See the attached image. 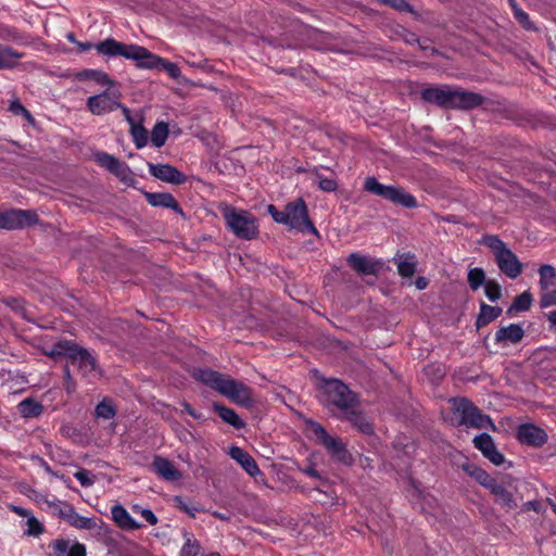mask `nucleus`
Returning <instances> with one entry per match:
<instances>
[{"label": "nucleus", "mask_w": 556, "mask_h": 556, "mask_svg": "<svg viewBox=\"0 0 556 556\" xmlns=\"http://www.w3.org/2000/svg\"><path fill=\"white\" fill-rule=\"evenodd\" d=\"M193 377L237 405L244 408H251L254 405L253 391L250 387L219 371L199 368Z\"/></svg>", "instance_id": "obj_1"}, {"label": "nucleus", "mask_w": 556, "mask_h": 556, "mask_svg": "<svg viewBox=\"0 0 556 556\" xmlns=\"http://www.w3.org/2000/svg\"><path fill=\"white\" fill-rule=\"evenodd\" d=\"M424 101L444 109L472 110L484 102V97L473 91H465L450 86L428 87L421 90Z\"/></svg>", "instance_id": "obj_2"}, {"label": "nucleus", "mask_w": 556, "mask_h": 556, "mask_svg": "<svg viewBox=\"0 0 556 556\" xmlns=\"http://www.w3.org/2000/svg\"><path fill=\"white\" fill-rule=\"evenodd\" d=\"M110 49L111 53L123 54V58L135 62L136 67L140 70H163L169 77L178 79L181 71L176 63L169 62L152 52L147 48L130 43L129 46H121L113 43Z\"/></svg>", "instance_id": "obj_3"}, {"label": "nucleus", "mask_w": 556, "mask_h": 556, "mask_svg": "<svg viewBox=\"0 0 556 556\" xmlns=\"http://www.w3.org/2000/svg\"><path fill=\"white\" fill-rule=\"evenodd\" d=\"M46 355L53 358H67L68 363L78 367L83 377H90L99 371L97 357L87 349L73 340H60L54 343Z\"/></svg>", "instance_id": "obj_4"}, {"label": "nucleus", "mask_w": 556, "mask_h": 556, "mask_svg": "<svg viewBox=\"0 0 556 556\" xmlns=\"http://www.w3.org/2000/svg\"><path fill=\"white\" fill-rule=\"evenodd\" d=\"M480 242L491 250L498 269L506 277L516 279L521 275L522 263L497 235H484Z\"/></svg>", "instance_id": "obj_5"}, {"label": "nucleus", "mask_w": 556, "mask_h": 556, "mask_svg": "<svg viewBox=\"0 0 556 556\" xmlns=\"http://www.w3.org/2000/svg\"><path fill=\"white\" fill-rule=\"evenodd\" d=\"M321 403L327 407H336L342 414L358 407V394L338 379L326 380L321 388Z\"/></svg>", "instance_id": "obj_6"}, {"label": "nucleus", "mask_w": 556, "mask_h": 556, "mask_svg": "<svg viewBox=\"0 0 556 556\" xmlns=\"http://www.w3.org/2000/svg\"><path fill=\"white\" fill-rule=\"evenodd\" d=\"M450 402L452 403L453 414L458 418L457 426L496 430L492 418L483 414L482 410L467 397H453Z\"/></svg>", "instance_id": "obj_7"}, {"label": "nucleus", "mask_w": 556, "mask_h": 556, "mask_svg": "<svg viewBox=\"0 0 556 556\" xmlns=\"http://www.w3.org/2000/svg\"><path fill=\"white\" fill-rule=\"evenodd\" d=\"M222 215L230 231L239 239L253 240L258 235V224L256 217L244 210H237L231 206H225Z\"/></svg>", "instance_id": "obj_8"}, {"label": "nucleus", "mask_w": 556, "mask_h": 556, "mask_svg": "<svg viewBox=\"0 0 556 556\" xmlns=\"http://www.w3.org/2000/svg\"><path fill=\"white\" fill-rule=\"evenodd\" d=\"M363 188L369 193L381 197L382 199L405 208H415L418 206L416 198L412 193L406 192L404 188L383 185L374 176L365 178Z\"/></svg>", "instance_id": "obj_9"}, {"label": "nucleus", "mask_w": 556, "mask_h": 556, "mask_svg": "<svg viewBox=\"0 0 556 556\" xmlns=\"http://www.w3.org/2000/svg\"><path fill=\"white\" fill-rule=\"evenodd\" d=\"M311 429L316 441L323 445L332 458L344 465L353 463L352 454L348 451L345 443L339 437L330 435L327 430L316 421H309Z\"/></svg>", "instance_id": "obj_10"}, {"label": "nucleus", "mask_w": 556, "mask_h": 556, "mask_svg": "<svg viewBox=\"0 0 556 556\" xmlns=\"http://www.w3.org/2000/svg\"><path fill=\"white\" fill-rule=\"evenodd\" d=\"M287 226L302 233H313L319 236L318 230L308 216V210L305 201L298 198L286 205Z\"/></svg>", "instance_id": "obj_11"}, {"label": "nucleus", "mask_w": 556, "mask_h": 556, "mask_svg": "<svg viewBox=\"0 0 556 556\" xmlns=\"http://www.w3.org/2000/svg\"><path fill=\"white\" fill-rule=\"evenodd\" d=\"M121 98L122 93L118 89L108 87L104 91L87 98L86 106L91 114L103 115L122 106Z\"/></svg>", "instance_id": "obj_12"}, {"label": "nucleus", "mask_w": 556, "mask_h": 556, "mask_svg": "<svg viewBox=\"0 0 556 556\" xmlns=\"http://www.w3.org/2000/svg\"><path fill=\"white\" fill-rule=\"evenodd\" d=\"M489 492L492 494L494 503L506 511L517 508L519 501L522 498L517 496V486L513 479L496 480Z\"/></svg>", "instance_id": "obj_13"}, {"label": "nucleus", "mask_w": 556, "mask_h": 556, "mask_svg": "<svg viewBox=\"0 0 556 556\" xmlns=\"http://www.w3.org/2000/svg\"><path fill=\"white\" fill-rule=\"evenodd\" d=\"M38 214L30 210H9L0 213V229H18L37 224Z\"/></svg>", "instance_id": "obj_14"}, {"label": "nucleus", "mask_w": 556, "mask_h": 556, "mask_svg": "<svg viewBox=\"0 0 556 556\" xmlns=\"http://www.w3.org/2000/svg\"><path fill=\"white\" fill-rule=\"evenodd\" d=\"M94 161L98 165L115 175L122 181H126L131 174L129 166L121 160L106 152L94 153Z\"/></svg>", "instance_id": "obj_15"}, {"label": "nucleus", "mask_w": 556, "mask_h": 556, "mask_svg": "<svg viewBox=\"0 0 556 556\" xmlns=\"http://www.w3.org/2000/svg\"><path fill=\"white\" fill-rule=\"evenodd\" d=\"M148 167L150 175L161 181L172 185H182L187 180L186 175L170 164L148 163Z\"/></svg>", "instance_id": "obj_16"}, {"label": "nucleus", "mask_w": 556, "mask_h": 556, "mask_svg": "<svg viewBox=\"0 0 556 556\" xmlns=\"http://www.w3.org/2000/svg\"><path fill=\"white\" fill-rule=\"evenodd\" d=\"M348 265L361 275L377 276L383 267V263L359 253H351L346 258Z\"/></svg>", "instance_id": "obj_17"}, {"label": "nucleus", "mask_w": 556, "mask_h": 556, "mask_svg": "<svg viewBox=\"0 0 556 556\" xmlns=\"http://www.w3.org/2000/svg\"><path fill=\"white\" fill-rule=\"evenodd\" d=\"M517 439L530 446H542L547 442V433L534 424H522L517 428Z\"/></svg>", "instance_id": "obj_18"}, {"label": "nucleus", "mask_w": 556, "mask_h": 556, "mask_svg": "<svg viewBox=\"0 0 556 556\" xmlns=\"http://www.w3.org/2000/svg\"><path fill=\"white\" fill-rule=\"evenodd\" d=\"M525 337V330L520 324H510L496 330L494 341L505 348L510 344H518Z\"/></svg>", "instance_id": "obj_19"}, {"label": "nucleus", "mask_w": 556, "mask_h": 556, "mask_svg": "<svg viewBox=\"0 0 556 556\" xmlns=\"http://www.w3.org/2000/svg\"><path fill=\"white\" fill-rule=\"evenodd\" d=\"M113 43H118L121 46H129L130 45V43H124V42L117 41L114 38H106L97 43H93L90 41H86V42L79 41V42H77V48L79 49L80 52H87V51H90L91 49H94L100 55H102L106 59H113V58H117V56L123 58V54H115V53L110 52L111 51L110 49H113L112 48Z\"/></svg>", "instance_id": "obj_20"}, {"label": "nucleus", "mask_w": 556, "mask_h": 556, "mask_svg": "<svg viewBox=\"0 0 556 556\" xmlns=\"http://www.w3.org/2000/svg\"><path fill=\"white\" fill-rule=\"evenodd\" d=\"M147 202L154 207L172 208L174 212L184 215V211L177 200L168 192H144Z\"/></svg>", "instance_id": "obj_21"}, {"label": "nucleus", "mask_w": 556, "mask_h": 556, "mask_svg": "<svg viewBox=\"0 0 556 556\" xmlns=\"http://www.w3.org/2000/svg\"><path fill=\"white\" fill-rule=\"evenodd\" d=\"M155 473L166 481H177L182 475L167 458L155 455L152 462Z\"/></svg>", "instance_id": "obj_22"}, {"label": "nucleus", "mask_w": 556, "mask_h": 556, "mask_svg": "<svg viewBox=\"0 0 556 556\" xmlns=\"http://www.w3.org/2000/svg\"><path fill=\"white\" fill-rule=\"evenodd\" d=\"M343 415L344 418L361 433L366 435L374 434L375 428L372 422L369 421L366 415L357 407H353L351 410H348Z\"/></svg>", "instance_id": "obj_23"}, {"label": "nucleus", "mask_w": 556, "mask_h": 556, "mask_svg": "<svg viewBox=\"0 0 556 556\" xmlns=\"http://www.w3.org/2000/svg\"><path fill=\"white\" fill-rule=\"evenodd\" d=\"M230 456L232 459L239 463L242 469L251 477H256L257 475L261 473V470L255 459L241 447H231Z\"/></svg>", "instance_id": "obj_24"}, {"label": "nucleus", "mask_w": 556, "mask_h": 556, "mask_svg": "<svg viewBox=\"0 0 556 556\" xmlns=\"http://www.w3.org/2000/svg\"><path fill=\"white\" fill-rule=\"evenodd\" d=\"M58 556H86V546L79 542L58 539L50 544Z\"/></svg>", "instance_id": "obj_25"}, {"label": "nucleus", "mask_w": 556, "mask_h": 556, "mask_svg": "<svg viewBox=\"0 0 556 556\" xmlns=\"http://www.w3.org/2000/svg\"><path fill=\"white\" fill-rule=\"evenodd\" d=\"M111 515L113 521L123 530H137L141 527L121 504L112 506Z\"/></svg>", "instance_id": "obj_26"}, {"label": "nucleus", "mask_w": 556, "mask_h": 556, "mask_svg": "<svg viewBox=\"0 0 556 556\" xmlns=\"http://www.w3.org/2000/svg\"><path fill=\"white\" fill-rule=\"evenodd\" d=\"M462 469L472 479H475L480 485L485 488L488 491L489 489L495 483L497 479L492 477L490 473H488L484 469L481 467L475 465V464H463Z\"/></svg>", "instance_id": "obj_27"}, {"label": "nucleus", "mask_w": 556, "mask_h": 556, "mask_svg": "<svg viewBox=\"0 0 556 556\" xmlns=\"http://www.w3.org/2000/svg\"><path fill=\"white\" fill-rule=\"evenodd\" d=\"M213 409L224 422L230 425L235 429L240 430L245 427V422L238 416L235 409L219 403H213Z\"/></svg>", "instance_id": "obj_28"}, {"label": "nucleus", "mask_w": 556, "mask_h": 556, "mask_svg": "<svg viewBox=\"0 0 556 556\" xmlns=\"http://www.w3.org/2000/svg\"><path fill=\"white\" fill-rule=\"evenodd\" d=\"M17 410L25 419L38 418L43 413V405L33 397H26L18 403Z\"/></svg>", "instance_id": "obj_29"}, {"label": "nucleus", "mask_w": 556, "mask_h": 556, "mask_svg": "<svg viewBox=\"0 0 556 556\" xmlns=\"http://www.w3.org/2000/svg\"><path fill=\"white\" fill-rule=\"evenodd\" d=\"M77 78L79 80H93L100 86L114 87L117 85L105 72L101 70H84L78 73Z\"/></svg>", "instance_id": "obj_30"}, {"label": "nucleus", "mask_w": 556, "mask_h": 556, "mask_svg": "<svg viewBox=\"0 0 556 556\" xmlns=\"http://www.w3.org/2000/svg\"><path fill=\"white\" fill-rule=\"evenodd\" d=\"M502 308L500 306H491L484 302L480 305V313L476 320L477 328H482L495 320L501 314Z\"/></svg>", "instance_id": "obj_31"}, {"label": "nucleus", "mask_w": 556, "mask_h": 556, "mask_svg": "<svg viewBox=\"0 0 556 556\" xmlns=\"http://www.w3.org/2000/svg\"><path fill=\"white\" fill-rule=\"evenodd\" d=\"M539 285L542 291L556 286V269L549 264L541 265L539 268Z\"/></svg>", "instance_id": "obj_32"}, {"label": "nucleus", "mask_w": 556, "mask_h": 556, "mask_svg": "<svg viewBox=\"0 0 556 556\" xmlns=\"http://www.w3.org/2000/svg\"><path fill=\"white\" fill-rule=\"evenodd\" d=\"M23 56V53L17 52L11 47L0 45V70L13 68L16 64V60Z\"/></svg>", "instance_id": "obj_33"}, {"label": "nucleus", "mask_w": 556, "mask_h": 556, "mask_svg": "<svg viewBox=\"0 0 556 556\" xmlns=\"http://www.w3.org/2000/svg\"><path fill=\"white\" fill-rule=\"evenodd\" d=\"M50 508L53 509V514L59 518L70 521L75 508L73 505L60 501L58 498H53L52 501H46Z\"/></svg>", "instance_id": "obj_34"}, {"label": "nucleus", "mask_w": 556, "mask_h": 556, "mask_svg": "<svg viewBox=\"0 0 556 556\" xmlns=\"http://www.w3.org/2000/svg\"><path fill=\"white\" fill-rule=\"evenodd\" d=\"M532 294L530 291H525L517 295L511 305L508 307L507 313L511 315L514 312H527L532 305Z\"/></svg>", "instance_id": "obj_35"}, {"label": "nucleus", "mask_w": 556, "mask_h": 556, "mask_svg": "<svg viewBox=\"0 0 556 556\" xmlns=\"http://www.w3.org/2000/svg\"><path fill=\"white\" fill-rule=\"evenodd\" d=\"M168 137V125L165 122H157L151 131V142L155 148L165 144Z\"/></svg>", "instance_id": "obj_36"}, {"label": "nucleus", "mask_w": 556, "mask_h": 556, "mask_svg": "<svg viewBox=\"0 0 556 556\" xmlns=\"http://www.w3.org/2000/svg\"><path fill=\"white\" fill-rule=\"evenodd\" d=\"M417 267L416 256L414 254H405L404 260L397 263L399 275L404 278H410L414 276Z\"/></svg>", "instance_id": "obj_37"}, {"label": "nucleus", "mask_w": 556, "mask_h": 556, "mask_svg": "<svg viewBox=\"0 0 556 556\" xmlns=\"http://www.w3.org/2000/svg\"><path fill=\"white\" fill-rule=\"evenodd\" d=\"M68 523L80 530H92L97 528V521L93 518L80 516L76 510H74Z\"/></svg>", "instance_id": "obj_38"}, {"label": "nucleus", "mask_w": 556, "mask_h": 556, "mask_svg": "<svg viewBox=\"0 0 556 556\" xmlns=\"http://www.w3.org/2000/svg\"><path fill=\"white\" fill-rule=\"evenodd\" d=\"M185 543L180 549V556H198L201 551V545L193 535L185 533Z\"/></svg>", "instance_id": "obj_39"}, {"label": "nucleus", "mask_w": 556, "mask_h": 556, "mask_svg": "<svg viewBox=\"0 0 556 556\" xmlns=\"http://www.w3.org/2000/svg\"><path fill=\"white\" fill-rule=\"evenodd\" d=\"M473 446L481 452L482 455H485L492 447L495 446L493 438L486 433H480L476 435L472 440Z\"/></svg>", "instance_id": "obj_40"}, {"label": "nucleus", "mask_w": 556, "mask_h": 556, "mask_svg": "<svg viewBox=\"0 0 556 556\" xmlns=\"http://www.w3.org/2000/svg\"><path fill=\"white\" fill-rule=\"evenodd\" d=\"M130 135L137 149H142L148 143V131L141 124L130 127Z\"/></svg>", "instance_id": "obj_41"}, {"label": "nucleus", "mask_w": 556, "mask_h": 556, "mask_svg": "<svg viewBox=\"0 0 556 556\" xmlns=\"http://www.w3.org/2000/svg\"><path fill=\"white\" fill-rule=\"evenodd\" d=\"M467 281L472 290H478L485 281V273L482 268L476 267L468 270Z\"/></svg>", "instance_id": "obj_42"}, {"label": "nucleus", "mask_w": 556, "mask_h": 556, "mask_svg": "<svg viewBox=\"0 0 556 556\" xmlns=\"http://www.w3.org/2000/svg\"><path fill=\"white\" fill-rule=\"evenodd\" d=\"M25 526L27 527L24 530V535L26 536L38 538L45 532L43 525L34 515H29Z\"/></svg>", "instance_id": "obj_43"}, {"label": "nucleus", "mask_w": 556, "mask_h": 556, "mask_svg": "<svg viewBox=\"0 0 556 556\" xmlns=\"http://www.w3.org/2000/svg\"><path fill=\"white\" fill-rule=\"evenodd\" d=\"M96 416L98 418L111 419L115 416L116 410L111 400L104 399L96 406Z\"/></svg>", "instance_id": "obj_44"}, {"label": "nucleus", "mask_w": 556, "mask_h": 556, "mask_svg": "<svg viewBox=\"0 0 556 556\" xmlns=\"http://www.w3.org/2000/svg\"><path fill=\"white\" fill-rule=\"evenodd\" d=\"M379 3L388 5L399 12H408L417 15L414 8L406 0H377Z\"/></svg>", "instance_id": "obj_45"}, {"label": "nucleus", "mask_w": 556, "mask_h": 556, "mask_svg": "<svg viewBox=\"0 0 556 556\" xmlns=\"http://www.w3.org/2000/svg\"><path fill=\"white\" fill-rule=\"evenodd\" d=\"M484 293L490 301L495 302L502 295L501 286L496 281L489 280L484 283Z\"/></svg>", "instance_id": "obj_46"}, {"label": "nucleus", "mask_w": 556, "mask_h": 556, "mask_svg": "<svg viewBox=\"0 0 556 556\" xmlns=\"http://www.w3.org/2000/svg\"><path fill=\"white\" fill-rule=\"evenodd\" d=\"M9 110L15 115H23L28 121L33 119L30 112L20 102L18 99H14L10 102Z\"/></svg>", "instance_id": "obj_47"}, {"label": "nucleus", "mask_w": 556, "mask_h": 556, "mask_svg": "<svg viewBox=\"0 0 556 556\" xmlns=\"http://www.w3.org/2000/svg\"><path fill=\"white\" fill-rule=\"evenodd\" d=\"M74 477L79 481V483L85 486H91L94 483V477L87 469H79L74 473Z\"/></svg>", "instance_id": "obj_48"}, {"label": "nucleus", "mask_w": 556, "mask_h": 556, "mask_svg": "<svg viewBox=\"0 0 556 556\" xmlns=\"http://www.w3.org/2000/svg\"><path fill=\"white\" fill-rule=\"evenodd\" d=\"M483 456L495 466H501L505 463V456L497 450L496 445Z\"/></svg>", "instance_id": "obj_49"}, {"label": "nucleus", "mask_w": 556, "mask_h": 556, "mask_svg": "<svg viewBox=\"0 0 556 556\" xmlns=\"http://www.w3.org/2000/svg\"><path fill=\"white\" fill-rule=\"evenodd\" d=\"M514 17L526 30H536V27L526 11L521 10Z\"/></svg>", "instance_id": "obj_50"}, {"label": "nucleus", "mask_w": 556, "mask_h": 556, "mask_svg": "<svg viewBox=\"0 0 556 556\" xmlns=\"http://www.w3.org/2000/svg\"><path fill=\"white\" fill-rule=\"evenodd\" d=\"M63 380H64V388L67 393H72L76 390V382L73 378V375L71 372L68 365H65L63 368Z\"/></svg>", "instance_id": "obj_51"}, {"label": "nucleus", "mask_w": 556, "mask_h": 556, "mask_svg": "<svg viewBox=\"0 0 556 556\" xmlns=\"http://www.w3.org/2000/svg\"><path fill=\"white\" fill-rule=\"evenodd\" d=\"M267 212L276 223L287 226L286 208L283 211H279L274 204H269L267 206Z\"/></svg>", "instance_id": "obj_52"}, {"label": "nucleus", "mask_w": 556, "mask_h": 556, "mask_svg": "<svg viewBox=\"0 0 556 556\" xmlns=\"http://www.w3.org/2000/svg\"><path fill=\"white\" fill-rule=\"evenodd\" d=\"M3 303L10 307L16 315H20L22 309L25 307V302L20 298H7Z\"/></svg>", "instance_id": "obj_53"}, {"label": "nucleus", "mask_w": 556, "mask_h": 556, "mask_svg": "<svg viewBox=\"0 0 556 556\" xmlns=\"http://www.w3.org/2000/svg\"><path fill=\"white\" fill-rule=\"evenodd\" d=\"M552 305H556V289L552 290L549 292L542 293L540 298V306L541 307H548Z\"/></svg>", "instance_id": "obj_54"}, {"label": "nucleus", "mask_w": 556, "mask_h": 556, "mask_svg": "<svg viewBox=\"0 0 556 556\" xmlns=\"http://www.w3.org/2000/svg\"><path fill=\"white\" fill-rule=\"evenodd\" d=\"M319 189L327 192H332L338 188L336 180L330 178H321L318 184Z\"/></svg>", "instance_id": "obj_55"}, {"label": "nucleus", "mask_w": 556, "mask_h": 556, "mask_svg": "<svg viewBox=\"0 0 556 556\" xmlns=\"http://www.w3.org/2000/svg\"><path fill=\"white\" fill-rule=\"evenodd\" d=\"M401 37L407 45L413 46L419 43V37L415 33L407 29H403Z\"/></svg>", "instance_id": "obj_56"}, {"label": "nucleus", "mask_w": 556, "mask_h": 556, "mask_svg": "<svg viewBox=\"0 0 556 556\" xmlns=\"http://www.w3.org/2000/svg\"><path fill=\"white\" fill-rule=\"evenodd\" d=\"M140 515L150 526H155L157 523V517L151 509L142 508L140 510Z\"/></svg>", "instance_id": "obj_57"}, {"label": "nucleus", "mask_w": 556, "mask_h": 556, "mask_svg": "<svg viewBox=\"0 0 556 556\" xmlns=\"http://www.w3.org/2000/svg\"><path fill=\"white\" fill-rule=\"evenodd\" d=\"M540 509H541V504L536 500L528 501V502L523 503V505L521 507L522 511H529V510L540 511Z\"/></svg>", "instance_id": "obj_58"}, {"label": "nucleus", "mask_w": 556, "mask_h": 556, "mask_svg": "<svg viewBox=\"0 0 556 556\" xmlns=\"http://www.w3.org/2000/svg\"><path fill=\"white\" fill-rule=\"evenodd\" d=\"M10 509L17 516L26 517L27 519L29 518V515H33V513L29 509L24 508L22 506H17V505H11Z\"/></svg>", "instance_id": "obj_59"}, {"label": "nucleus", "mask_w": 556, "mask_h": 556, "mask_svg": "<svg viewBox=\"0 0 556 556\" xmlns=\"http://www.w3.org/2000/svg\"><path fill=\"white\" fill-rule=\"evenodd\" d=\"M118 109H121V110H122V112H123V114H124V116H125V119L128 122V124H129V126H130V127H132V125H136V124H137V123H136V121H135V118H134V117H132V115H131L130 110H129L127 106H125L124 104H122V106H119Z\"/></svg>", "instance_id": "obj_60"}, {"label": "nucleus", "mask_w": 556, "mask_h": 556, "mask_svg": "<svg viewBox=\"0 0 556 556\" xmlns=\"http://www.w3.org/2000/svg\"><path fill=\"white\" fill-rule=\"evenodd\" d=\"M415 286L418 290H425L428 287L427 278L418 277L415 281Z\"/></svg>", "instance_id": "obj_61"}, {"label": "nucleus", "mask_w": 556, "mask_h": 556, "mask_svg": "<svg viewBox=\"0 0 556 556\" xmlns=\"http://www.w3.org/2000/svg\"><path fill=\"white\" fill-rule=\"evenodd\" d=\"M303 472L306 476L312 477V478H320L319 472L314 468V466H309V467L303 469Z\"/></svg>", "instance_id": "obj_62"}, {"label": "nucleus", "mask_w": 556, "mask_h": 556, "mask_svg": "<svg viewBox=\"0 0 556 556\" xmlns=\"http://www.w3.org/2000/svg\"><path fill=\"white\" fill-rule=\"evenodd\" d=\"M546 318L551 324V329L556 328V309L549 311L546 314Z\"/></svg>", "instance_id": "obj_63"}, {"label": "nucleus", "mask_w": 556, "mask_h": 556, "mask_svg": "<svg viewBox=\"0 0 556 556\" xmlns=\"http://www.w3.org/2000/svg\"><path fill=\"white\" fill-rule=\"evenodd\" d=\"M507 1H508V4H509V7H510V9H511V11H513L514 16H515L518 12H520V11L522 10V9L519 7V4L517 3V1H516V0H507Z\"/></svg>", "instance_id": "obj_64"}]
</instances>
